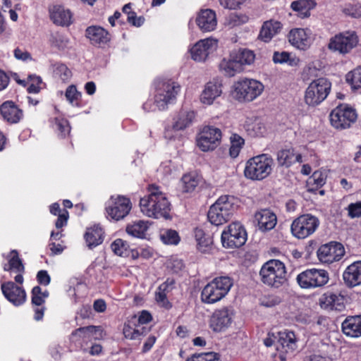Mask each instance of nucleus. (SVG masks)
Returning <instances> with one entry per match:
<instances>
[{
  "label": "nucleus",
  "mask_w": 361,
  "mask_h": 361,
  "mask_svg": "<svg viewBox=\"0 0 361 361\" xmlns=\"http://www.w3.org/2000/svg\"><path fill=\"white\" fill-rule=\"evenodd\" d=\"M345 254L343 246L338 243L322 245L317 252L319 260L322 263L331 264L339 261Z\"/></svg>",
  "instance_id": "nucleus-19"
},
{
  "label": "nucleus",
  "mask_w": 361,
  "mask_h": 361,
  "mask_svg": "<svg viewBox=\"0 0 361 361\" xmlns=\"http://www.w3.org/2000/svg\"><path fill=\"white\" fill-rule=\"evenodd\" d=\"M229 276H218L209 282L202 289L201 300L206 304H214L222 300L233 286Z\"/></svg>",
  "instance_id": "nucleus-5"
},
{
  "label": "nucleus",
  "mask_w": 361,
  "mask_h": 361,
  "mask_svg": "<svg viewBox=\"0 0 361 361\" xmlns=\"http://www.w3.org/2000/svg\"><path fill=\"white\" fill-rule=\"evenodd\" d=\"M201 180V177L196 173L192 172L185 174L180 180L183 191L185 192L194 191Z\"/></svg>",
  "instance_id": "nucleus-43"
},
{
  "label": "nucleus",
  "mask_w": 361,
  "mask_h": 361,
  "mask_svg": "<svg viewBox=\"0 0 361 361\" xmlns=\"http://www.w3.org/2000/svg\"><path fill=\"white\" fill-rule=\"evenodd\" d=\"M103 234L102 227L98 225L88 228L85 235L87 246L92 247L101 244L103 240Z\"/></svg>",
  "instance_id": "nucleus-40"
},
{
  "label": "nucleus",
  "mask_w": 361,
  "mask_h": 361,
  "mask_svg": "<svg viewBox=\"0 0 361 361\" xmlns=\"http://www.w3.org/2000/svg\"><path fill=\"white\" fill-rule=\"evenodd\" d=\"M54 76L61 80L63 82L69 80L72 76L71 70L63 63H56L52 65Z\"/></svg>",
  "instance_id": "nucleus-47"
},
{
  "label": "nucleus",
  "mask_w": 361,
  "mask_h": 361,
  "mask_svg": "<svg viewBox=\"0 0 361 361\" xmlns=\"http://www.w3.org/2000/svg\"><path fill=\"white\" fill-rule=\"evenodd\" d=\"M238 207L234 196L222 195L210 207L207 217L211 224L220 226L227 222Z\"/></svg>",
  "instance_id": "nucleus-3"
},
{
  "label": "nucleus",
  "mask_w": 361,
  "mask_h": 361,
  "mask_svg": "<svg viewBox=\"0 0 361 361\" xmlns=\"http://www.w3.org/2000/svg\"><path fill=\"white\" fill-rule=\"evenodd\" d=\"M249 18L245 14L232 13L226 20V25L229 28H233L246 23Z\"/></svg>",
  "instance_id": "nucleus-54"
},
{
  "label": "nucleus",
  "mask_w": 361,
  "mask_h": 361,
  "mask_svg": "<svg viewBox=\"0 0 361 361\" xmlns=\"http://www.w3.org/2000/svg\"><path fill=\"white\" fill-rule=\"evenodd\" d=\"M280 302L281 298L274 295H265L260 300V304L267 307H272Z\"/></svg>",
  "instance_id": "nucleus-63"
},
{
  "label": "nucleus",
  "mask_w": 361,
  "mask_h": 361,
  "mask_svg": "<svg viewBox=\"0 0 361 361\" xmlns=\"http://www.w3.org/2000/svg\"><path fill=\"white\" fill-rule=\"evenodd\" d=\"M296 279L302 288H314L326 284L329 277L324 269H310L300 273Z\"/></svg>",
  "instance_id": "nucleus-13"
},
{
  "label": "nucleus",
  "mask_w": 361,
  "mask_h": 361,
  "mask_svg": "<svg viewBox=\"0 0 361 361\" xmlns=\"http://www.w3.org/2000/svg\"><path fill=\"white\" fill-rule=\"evenodd\" d=\"M234 57L231 51L227 56L224 57L219 63L220 71L228 77H233L237 74L243 73L238 67Z\"/></svg>",
  "instance_id": "nucleus-36"
},
{
  "label": "nucleus",
  "mask_w": 361,
  "mask_h": 361,
  "mask_svg": "<svg viewBox=\"0 0 361 361\" xmlns=\"http://www.w3.org/2000/svg\"><path fill=\"white\" fill-rule=\"evenodd\" d=\"M264 85L254 79L243 78L234 82L232 96L238 102H252L264 91Z\"/></svg>",
  "instance_id": "nucleus-7"
},
{
  "label": "nucleus",
  "mask_w": 361,
  "mask_h": 361,
  "mask_svg": "<svg viewBox=\"0 0 361 361\" xmlns=\"http://www.w3.org/2000/svg\"><path fill=\"white\" fill-rule=\"evenodd\" d=\"M322 308L342 311L345 308L344 298L338 293L326 292L319 298Z\"/></svg>",
  "instance_id": "nucleus-24"
},
{
  "label": "nucleus",
  "mask_w": 361,
  "mask_h": 361,
  "mask_svg": "<svg viewBox=\"0 0 361 361\" xmlns=\"http://www.w3.org/2000/svg\"><path fill=\"white\" fill-rule=\"evenodd\" d=\"M131 209L132 203L125 196H111L105 203L106 217L116 221L124 219Z\"/></svg>",
  "instance_id": "nucleus-10"
},
{
  "label": "nucleus",
  "mask_w": 361,
  "mask_h": 361,
  "mask_svg": "<svg viewBox=\"0 0 361 361\" xmlns=\"http://www.w3.org/2000/svg\"><path fill=\"white\" fill-rule=\"evenodd\" d=\"M176 166L171 160H166L161 162L157 171L159 173L166 176L171 174L173 171H176Z\"/></svg>",
  "instance_id": "nucleus-62"
},
{
  "label": "nucleus",
  "mask_w": 361,
  "mask_h": 361,
  "mask_svg": "<svg viewBox=\"0 0 361 361\" xmlns=\"http://www.w3.org/2000/svg\"><path fill=\"white\" fill-rule=\"evenodd\" d=\"M173 281L167 279L159 287V291L156 293V300L162 307L169 308L171 305L166 298V292L173 286Z\"/></svg>",
  "instance_id": "nucleus-45"
},
{
  "label": "nucleus",
  "mask_w": 361,
  "mask_h": 361,
  "mask_svg": "<svg viewBox=\"0 0 361 361\" xmlns=\"http://www.w3.org/2000/svg\"><path fill=\"white\" fill-rule=\"evenodd\" d=\"M180 91V86L175 81L169 80L161 82L156 87L154 98L147 99L142 108L147 112L165 110L169 104L176 102Z\"/></svg>",
  "instance_id": "nucleus-2"
},
{
  "label": "nucleus",
  "mask_w": 361,
  "mask_h": 361,
  "mask_svg": "<svg viewBox=\"0 0 361 361\" xmlns=\"http://www.w3.org/2000/svg\"><path fill=\"white\" fill-rule=\"evenodd\" d=\"M0 111L4 119L10 123H17L23 117L22 110L11 101L3 103Z\"/></svg>",
  "instance_id": "nucleus-28"
},
{
  "label": "nucleus",
  "mask_w": 361,
  "mask_h": 361,
  "mask_svg": "<svg viewBox=\"0 0 361 361\" xmlns=\"http://www.w3.org/2000/svg\"><path fill=\"white\" fill-rule=\"evenodd\" d=\"M255 219L257 222L258 228L262 231L273 229L276 224V216L269 209H262L255 215Z\"/></svg>",
  "instance_id": "nucleus-26"
},
{
  "label": "nucleus",
  "mask_w": 361,
  "mask_h": 361,
  "mask_svg": "<svg viewBox=\"0 0 361 361\" xmlns=\"http://www.w3.org/2000/svg\"><path fill=\"white\" fill-rule=\"evenodd\" d=\"M183 130L182 129H178L176 127V126L171 123L166 126L164 130V137L171 141L180 140L183 137Z\"/></svg>",
  "instance_id": "nucleus-55"
},
{
  "label": "nucleus",
  "mask_w": 361,
  "mask_h": 361,
  "mask_svg": "<svg viewBox=\"0 0 361 361\" xmlns=\"http://www.w3.org/2000/svg\"><path fill=\"white\" fill-rule=\"evenodd\" d=\"M342 12L348 16L355 18H361V4L354 2H346L341 6Z\"/></svg>",
  "instance_id": "nucleus-50"
},
{
  "label": "nucleus",
  "mask_w": 361,
  "mask_h": 361,
  "mask_svg": "<svg viewBox=\"0 0 361 361\" xmlns=\"http://www.w3.org/2000/svg\"><path fill=\"white\" fill-rule=\"evenodd\" d=\"M219 41L214 37H207L197 42L190 49L192 60L197 62H204L209 56L216 51Z\"/></svg>",
  "instance_id": "nucleus-17"
},
{
  "label": "nucleus",
  "mask_w": 361,
  "mask_h": 361,
  "mask_svg": "<svg viewBox=\"0 0 361 361\" xmlns=\"http://www.w3.org/2000/svg\"><path fill=\"white\" fill-rule=\"evenodd\" d=\"M86 37L95 45L106 44L111 39L108 31L100 26L92 25L86 29Z\"/></svg>",
  "instance_id": "nucleus-27"
},
{
  "label": "nucleus",
  "mask_w": 361,
  "mask_h": 361,
  "mask_svg": "<svg viewBox=\"0 0 361 361\" xmlns=\"http://www.w3.org/2000/svg\"><path fill=\"white\" fill-rule=\"evenodd\" d=\"M222 133L219 128L212 126L202 128L197 137V145L202 152L214 150L221 143Z\"/></svg>",
  "instance_id": "nucleus-14"
},
{
  "label": "nucleus",
  "mask_w": 361,
  "mask_h": 361,
  "mask_svg": "<svg viewBox=\"0 0 361 361\" xmlns=\"http://www.w3.org/2000/svg\"><path fill=\"white\" fill-rule=\"evenodd\" d=\"M159 237L163 243L166 245H178L180 242V236L177 231L172 229H162Z\"/></svg>",
  "instance_id": "nucleus-48"
},
{
  "label": "nucleus",
  "mask_w": 361,
  "mask_h": 361,
  "mask_svg": "<svg viewBox=\"0 0 361 361\" xmlns=\"http://www.w3.org/2000/svg\"><path fill=\"white\" fill-rule=\"evenodd\" d=\"M243 128L251 137H263L267 133L264 123L260 119L255 117L247 118Z\"/></svg>",
  "instance_id": "nucleus-32"
},
{
  "label": "nucleus",
  "mask_w": 361,
  "mask_h": 361,
  "mask_svg": "<svg viewBox=\"0 0 361 361\" xmlns=\"http://www.w3.org/2000/svg\"><path fill=\"white\" fill-rule=\"evenodd\" d=\"M326 182V175L321 171H316L308 179V184L315 185L319 188L324 185Z\"/></svg>",
  "instance_id": "nucleus-60"
},
{
  "label": "nucleus",
  "mask_w": 361,
  "mask_h": 361,
  "mask_svg": "<svg viewBox=\"0 0 361 361\" xmlns=\"http://www.w3.org/2000/svg\"><path fill=\"white\" fill-rule=\"evenodd\" d=\"M195 21L198 27L204 32H212L217 26L216 12L209 8L201 10L198 13Z\"/></svg>",
  "instance_id": "nucleus-21"
},
{
  "label": "nucleus",
  "mask_w": 361,
  "mask_h": 361,
  "mask_svg": "<svg viewBox=\"0 0 361 361\" xmlns=\"http://www.w3.org/2000/svg\"><path fill=\"white\" fill-rule=\"evenodd\" d=\"M49 43L52 47L58 49H64L68 47L70 42L66 35L59 32H55L50 35Z\"/></svg>",
  "instance_id": "nucleus-51"
},
{
  "label": "nucleus",
  "mask_w": 361,
  "mask_h": 361,
  "mask_svg": "<svg viewBox=\"0 0 361 361\" xmlns=\"http://www.w3.org/2000/svg\"><path fill=\"white\" fill-rule=\"evenodd\" d=\"M282 25L276 20H268L264 23L259 37L264 42H269L281 30Z\"/></svg>",
  "instance_id": "nucleus-37"
},
{
  "label": "nucleus",
  "mask_w": 361,
  "mask_h": 361,
  "mask_svg": "<svg viewBox=\"0 0 361 361\" xmlns=\"http://www.w3.org/2000/svg\"><path fill=\"white\" fill-rule=\"evenodd\" d=\"M348 216L353 219L361 216V202L351 203L348 208Z\"/></svg>",
  "instance_id": "nucleus-64"
},
{
  "label": "nucleus",
  "mask_w": 361,
  "mask_h": 361,
  "mask_svg": "<svg viewBox=\"0 0 361 361\" xmlns=\"http://www.w3.org/2000/svg\"><path fill=\"white\" fill-rule=\"evenodd\" d=\"M48 295V292L47 290L42 292L39 286H35L32 290V303L36 306L34 307V319L36 321L42 320L44 317V308L42 304Z\"/></svg>",
  "instance_id": "nucleus-25"
},
{
  "label": "nucleus",
  "mask_w": 361,
  "mask_h": 361,
  "mask_svg": "<svg viewBox=\"0 0 361 361\" xmlns=\"http://www.w3.org/2000/svg\"><path fill=\"white\" fill-rule=\"evenodd\" d=\"M274 161L271 155L261 154L249 159L244 169L245 176L252 180H262L272 172Z\"/></svg>",
  "instance_id": "nucleus-4"
},
{
  "label": "nucleus",
  "mask_w": 361,
  "mask_h": 361,
  "mask_svg": "<svg viewBox=\"0 0 361 361\" xmlns=\"http://www.w3.org/2000/svg\"><path fill=\"white\" fill-rule=\"evenodd\" d=\"M197 248L202 253H209L212 248L213 240L209 235H206L202 229L195 231Z\"/></svg>",
  "instance_id": "nucleus-41"
},
{
  "label": "nucleus",
  "mask_w": 361,
  "mask_h": 361,
  "mask_svg": "<svg viewBox=\"0 0 361 361\" xmlns=\"http://www.w3.org/2000/svg\"><path fill=\"white\" fill-rule=\"evenodd\" d=\"M343 279L348 287H355L361 285V261L350 264L343 273Z\"/></svg>",
  "instance_id": "nucleus-23"
},
{
  "label": "nucleus",
  "mask_w": 361,
  "mask_h": 361,
  "mask_svg": "<svg viewBox=\"0 0 361 361\" xmlns=\"http://www.w3.org/2000/svg\"><path fill=\"white\" fill-rule=\"evenodd\" d=\"M357 118L354 108L347 104H342L334 108L329 115L331 126L338 130L349 128Z\"/></svg>",
  "instance_id": "nucleus-9"
},
{
  "label": "nucleus",
  "mask_w": 361,
  "mask_h": 361,
  "mask_svg": "<svg viewBox=\"0 0 361 361\" xmlns=\"http://www.w3.org/2000/svg\"><path fill=\"white\" fill-rule=\"evenodd\" d=\"M343 332L348 336L358 338L361 336V316L350 317L342 323Z\"/></svg>",
  "instance_id": "nucleus-34"
},
{
  "label": "nucleus",
  "mask_w": 361,
  "mask_h": 361,
  "mask_svg": "<svg viewBox=\"0 0 361 361\" xmlns=\"http://www.w3.org/2000/svg\"><path fill=\"white\" fill-rule=\"evenodd\" d=\"M222 93L221 85L216 82H207L200 94V102L204 105H212Z\"/></svg>",
  "instance_id": "nucleus-30"
},
{
  "label": "nucleus",
  "mask_w": 361,
  "mask_h": 361,
  "mask_svg": "<svg viewBox=\"0 0 361 361\" xmlns=\"http://www.w3.org/2000/svg\"><path fill=\"white\" fill-rule=\"evenodd\" d=\"M346 80L355 89L361 87V66L348 73L346 75Z\"/></svg>",
  "instance_id": "nucleus-58"
},
{
  "label": "nucleus",
  "mask_w": 361,
  "mask_h": 361,
  "mask_svg": "<svg viewBox=\"0 0 361 361\" xmlns=\"http://www.w3.org/2000/svg\"><path fill=\"white\" fill-rule=\"evenodd\" d=\"M42 80L39 76L35 75H29L27 78V92L37 94L42 89Z\"/></svg>",
  "instance_id": "nucleus-57"
},
{
  "label": "nucleus",
  "mask_w": 361,
  "mask_h": 361,
  "mask_svg": "<svg viewBox=\"0 0 361 361\" xmlns=\"http://www.w3.org/2000/svg\"><path fill=\"white\" fill-rule=\"evenodd\" d=\"M149 228V221L139 220L126 227L128 234L138 238H144Z\"/></svg>",
  "instance_id": "nucleus-42"
},
{
  "label": "nucleus",
  "mask_w": 361,
  "mask_h": 361,
  "mask_svg": "<svg viewBox=\"0 0 361 361\" xmlns=\"http://www.w3.org/2000/svg\"><path fill=\"white\" fill-rule=\"evenodd\" d=\"M331 88V83L325 78L312 80L305 90V103L312 106L320 104L330 93Z\"/></svg>",
  "instance_id": "nucleus-8"
},
{
  "label": "nucleus",
  "mask_w": 361,
  "mask_h": 361,
  "mask_svg": "<svg viewBox=\"0 0 361 361\" xmlns=\"http://www.w3.org/2000/svg\"><path fill=\"white\" fill-rule=\"evenodd\" d=\"M296 348V338L293 331H283L279 334L276 350L281 352V360H284L283 354L292 353Z\"/></svg>",
  "instance_id": "nucleus-22"
},
{
  "label": "nucleus",
  "mask_w": 361,
  "mask_h": 361,
  "mask_svg": "<svg viewBox=\"0 0 361 361\" xmlns=\"http://www.w3.org/2000/svg\"><path fill=\"white\" fill-rule=\"evenodd\" d=\"M319 225V219L312 214H303L295 219L291 224V233L298 239H304L313 234Z\"/></svg>",
  "instance_id": "nucleus-12"
},
{
  "label": "nucleus",
  "mask_w": 361,
  "mask_h": 361,
  "mask_svg": "<svg viewBox=\"0 0 361 361\" xmlns=\"http://www.w3.org/2000/svg\"><path fill=\"white\" fill-rule=\"evenodd\" d=\"M195 118V112L189 109H182L173 117L172 123L178 129L185 130L189 128Z\"/></svg>",
  "instance_id": "nucleus-31"
},
{
  "label": "nucleus",
  "mask_w": 361,
  "mask_h": 361,
  "mask_svg": "<svg viewBox=\"0 0 361 361\" xmlns=\"http://www.w3.org/2000/svg\"><path fill=\"white\" fill-rule=\"evenodd\" d=\"M149 194L140 200L142 213L153 219H168L171 210V204L160 188L151 185L148 188Z\"/></svg>",
  "instance_id": "nucleus-1"
},
{
  "label": "nucleus",
  "mask_w": 361,
  "mask_h": 361,
  "mask_svg": "<svg viewBox=\"0 0 361 361\" xmlns=\"http://www.w3.org/2000/svg\"><path fill=\"white\" fill-rule=\"evenodd\" d=\"M358 43V37L355 32L347 31L338 33L331 37L328 49L340 54L349 53Z\"/></svg>",
  "instance_id": "nucleus-11"
},
{
  "label": "nucleus",
  "mask_w": 361,
  "mask_h": 361,
  "mask_svg": "<svg viewBox=\"0 0 361 361\" xmlns=\"http://www.w3.org/2000/svg\"><path fill=\"white\" fill-rule=\"evenodd\" d=\"M316 6L314 0H297L291 3V8L298 12L301 18H308L310 16V11Z\"/></svg>",
  "instance_id": "nucleus-39"
},
{
  "label": "nucleus",
  "mask_w": 361,
  "mask_h": 361,
  "mask_svg": "<svg viewBox=\"0 0 361 361\" xmlns=\"http://www.w3.org/2000/svg\"><path fill=\"white\" fill-rule=\"evenodd\" d=\"M186 361H217V355L213 352L194 354Z\"/></svg>",
  "instance_id": "nucleus-61"
},
{
  "label": "nucleus",
  "mask_w": 361,
  "mask_h": 361,
  "mask_svg": "<svg viewBox=\"0 0 361 361\" xmlns=\"http://www.w3.org/2000/svg\"><path fill=\"white\" fill-rule=\"evenodd\" d=\"M231 147L229 149L230 156L235 158L238 156L243 146L244 145V139L236 133H233L230 137Z\"/></svg>",
  "instance_id": "nucleus-49"
},
{
  "label": "nucleus",
  "mask_w": 361,
  "mask_h": 361,
  "mask_svg": "<svg viewBox=\"0 0 361 361\" xmlns=\"http://www.w3.org/2000/svg\"><path fill=\"white\" fill-rule=\"evenodd\" d=\"M259 276L263 283L274 288L281 287L287 281L286 267L278 259H271L264 263Z\"/></svg>",
  "instance_id": "nucleus-6"
},
{
  "label": "nucleus",
  "mask_w": 361,
  "mask_h": 361,
  "mask_svg": "<svg viewBox=\"0 0 361 361\" xmlns=\"http://www.w3.org/2000/svg\"><path fill=\"white\" fill-rule=\"evenodd\" d=\"M277 161L280 166H290L296 162H302V157L293 148L283 149L277 153Z\"/></svg>",
  "instance_id": "nucleus-35"
},
{
  "label": "nucleus",
  "mask_w": 361,
  "mask_h": 361,
  "mask_svg": "<svg viewBox=\"0 0 361 361\" xmlns=\"http://www.w3.org/2000/svg\"><path fill=\"white\" fill-rule=\"evenodd\" d=\"M289 43L295 49L300 51H306L314 42V35L309 28H293L288 35Z\"/></svg>",
  "instance_id": "nucleus-18"
},
{
  "label": "nucleus",
  "mask_w": 361,
  "mask_h": 361,
  "mask_svg": "<svg viewBox=\"0 0 361 361\" xmlns=\"http://www.w3.org/2000/svg\"><path fill=\"white\" fill-rule=\"evenodd\" d=\"M233 319V310L230 307H223L214 311L210 317L209 326L214 332H224L231 327Z\"/></svg>",
  "instance_id": "nucleus-16"
},
{
  "label": "nucleus",
  "mask_w": 361,
  "mask_h": 361,
  "mask_svg": "<svg viewBox=\"0 0 361 361\" xmlns=\"http://www.w3.org/2000/svg\"><path fill=\"white\" fill-rule=\"evenodd\" d=\"M77 334H84V336L87 339H99L102 337V330L99 326H89L76 329L73 332V335Z\"/></svg>",
  "instance_id": "nucleus-46"
},
{
  "label": "nucleus",
  "mask_w": 361,
  "mask_h": 361,
  "mask_svg": "<svg viewBox=\"0 0 361 361\" xmlns=\"http://www.w3.org/2000/svg\"><path fill=\"white\" fill-rule=\"evenodd\" d=\"M246 240V231L238 222L231 224L221 233V243L225 247H239L243 245Z\"/></svg>",
  "instance_id": "nucleus-15"
},
{
  "label": "nucleus",
  "mask_w": 361,
  "mask_h": 361,
  "mask_svg": "<svg viewBox=\"0 0 361 361\" xmlns=\"http://www.w3.org/2000/svg\"><path fill=\"white\" fill-rule=\"evenodd\" d=\"M65 97L70 104L72 106H78L81 97V94L78 91L75 85H71L67 87L65 92Z\"/></svg>",
  "instance_id": "nucleus-56"
},
{
  "label": "nucleus",
  "mask_w": 361,
  "mask_h": 361,
  "mask_svg": "<svg viewBox=\"0 0 361 361\" xmlns=\"http://www.w3.org/2000/svg\"><path fill=\"white\" fill-rule=\"evenodd\" d=\"M1 288L5 298L14 305L18 306L25 302L26 293L25 290L16 286L13 282L2 283Z\"/></svg>",
  "instance_id": "nucleus-20"
},
{
  "label": "nucleus",
  "mask_w": 361,
  "mask_h": 361,
  "mask_svg": "<svg viewBox=\"0 0 361 361\" xmlns=\"http://www.w3.org/2000/svg\"><path fill=\"white\" fill-rule=\"evenodd\" d=\"M111 249L114 254L120 257H126L129 254V245L121 238L116 239L111 244Z\"/></svg>",
  "instance_id": "nucleus-52"
},
{
  "label": "nucleus",
  "mask_w": 361,
  "mask_h": 361,
  "mask_svg": "<svg viewBox=\"0 0 361 361\" xmlns=\"http://www.w3.org/2000/svg\"><path fill=\"white\" fill-rule=\"evenodd\" d=\"M8 264L4 266V271H12L16 273H23L24 266L21 259L18 257V253L16 250H12L8 257Z\"/></svg>",
  "instance_id": "nucleus-44"
},
{
  "label": "nucleus",
  "mask_w": 361,
  "mask_h": 361,
  "mask_svg": "<svg viewBox=\"0 0 361 361\" xmlns=\"http://www.w3.org/2000/svg\"><path fill=\"white\" fill-rule=\"evenodd\" d=\"M145 328L137 324L136 317H133L124 324L123 335L126 338L135 340L139 338L144 333Z\"/></svg>",
  "instance_id": "nucleus-38"
},
{
  "label": "nucleus",
  "mask_w": 361,
  "mask_h": 361,
  "mask_svg": "<svg viewBox=\"0 0 361 361\" xmlns=\"http://www.w3.org/2000/svg\"><path fill=\"white\" fill-rule=\"evenodd\" d=\"M50 18L54 23L68 26L71 23V13L61 6H53L50 10Z\"/></svg>",
  "instance_id": "nucleus-33"
},
{
  "label": "nucleus",
  "mask_w": 361,
  "mask_h": 361,
  "mask_svg": "<svg viewBox=\"0 0 361 361\" xmlns=\"http://www.w3.org/2000/svg\"><path fill=\"white\" fill-rule=\"evenodd\" d=\"M53 128L58 131L61 137L68 135L71 131V127L67 120L62 117H56L52 124Z\"/></svg>",
  "instance_id": "nucleus-53"
},
{
  "label": "nucleus",
  "mask_w": 361,
  "mask_h": 361,
  "mask_svg": "<svg viewBox=\"0 0 361 361\" xmlns=\"http://www.w3.org/2000/svg\"><path fill=\"white\" fill-rule=\"evenodd\" d=\"M247 0H218L220 6L224 9L238 10Z\"/></svg>",
  "instance_id": "nucleus-59"
},
{
  "label": "nucleus",
  "mask_w": 361,
  "mask_h": 361,
  "mask_svg": "<svg viewBox=\"0 0 361 361\" xmlns=\"http://www.w3.org/2000/svg\"><path fill=\"white\" fill-rule=\"evenodd\" d=\"M231 53L242 72L247 66H251L255 62V54L252 50L240 48L231 51Z\"/></svg>",
  "instance_id": "nucleus-29"
}]
</instances>
